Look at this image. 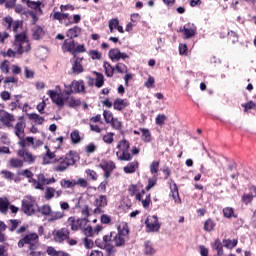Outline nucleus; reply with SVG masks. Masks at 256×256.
Masks as SVG:
<instances>
[{
  "label": "nucleus",
  "instance_id": "nucleus-22",
  "mask_svg": "<svg viewBox=\"0 0 256 256\" xmlns=\"http://www.w3.org/2000/svg\"><path fill=\"white\" fill-rule=\"evenodd\" d=\"M249 191L250 193L242 195V203H244V205H249L256 197V186H250Z\"/></svg>",
  "mask_w": 256,
  "mask_h": 256
},
{
  "label": "nucleus",
  "instance_id": "nucleus-35",
  "mask_svg": "<svg viewBox=\"0 0 256 256\" xmlns=\"http://www.w3.org/2000/svg\"><path fill=\"white\" fill-rule=\"evenodd\" d=\"M222 213L226 219H237V215L235 214V209L233 207H225L222 210Z\"/></svg>",
  "mask_w": 256,
  "mask_h": 256
},
{
  "label": "nucleus",
  "instance_id": "nucleus-38",
  "mask_svg": "<svg viewBox=\"0 0 256 256\" xmlns=\"http://www.w3.org/2000/svg\"><path fill=\"white\" fill-rule=\"evenodd\" d=\"M115 131H123V122L119 118H115L108 124Z\"/></svg>",
  "mask_w": 256,
  "mask_h": 256
},
{
  "label": "nucleus",
  "instance_id": "nucleus-60",
  "mask_svg": "<svg viewBox=\"0 0 256 256\" xmlns=\"http://www.w3.org/2000/svg\"><path fill=\"white\" fill-rule=\"evenodd\" d=\"M21 27H23V21L21 20H14V22L12 23V31L14 33H18L19 29H21Z\"/></svg>",
  "mask_w": 256,
  "mask_h": 256
},
{
  "label": "nucleus",
  "instance_id": "nucleus-12",
  "mask_svg": "<svg viewBox=\"0 0 256 256\" xmlns=\"http://www.w3.org/2000/svg\"><path fill=\"white\" fill-rule=\"evenodd\" d=\"M100 169L104 171V179H109L111 177V174L115 169H117V166L115 165V162L111 160H104L99 165Z\"/></svg>",
  "mask_w": 256,
  "mask_h": 256
},
{
  "label": "nucleus",
  "instance_id": "nucleus-56",
  "mask_svg": "<svg viewBox=\"0 0 256 256\" xmlns=\"http://www.w3.org/2000/svg\"><path fill=\"white\" fill-rule=\"evenodd\" d=\"M42 35H43V28L38 26L33 30L32 37H33V39H35V41H39V39H41Z\"/></svg>",
  "mask_w": 256,
  "mask_h": 256
},
{
  "label": "nucleus",
  "instance_id": "nucleus-50",
  "mask_svg": "<svg viewBox=\"0 0 256 256\" xmlns=\"http://www.w3.org/2000/svg\"><path fill=\"white\" fill-rule=\"evenodd\" d=\"M26 5L27 7H29L30 9H34L35 11H37V9L41 11V1L35 2V1L27 0Z\"/></svg>",
  "mask_w": 256,
  "mask_h": 256
},
{
  "label": "nucleus",
  "instance_id": "nucleus-17",
  "mask_svg": "<svg viewBox=\"0 0 256 256\" xmlns=\"http://www.w3.org/2000/svg\"><path fill=\"white\" fill-rule=\"evenodd\" d=\"M53 235L55 241H58V243H63V241H67V239H69L71 232L67 228H61L59 230H55Z\"/></svg>",
  "mask_w": 256,
  "mask_h": 256
},
{
  "label": "nucleus",
  "instance_id": "nucleus-9",
  "mask_svg": "<svg viewBox=\"0 0 256 256\" xmlns=\"http://www.w3.org/2000/svg\"><path fill=\"white\" fill-rule=\"evenodd\" d=\"M67 225L70 227L71 231H81L89 225V220L87 218H77L75 216H70L67 219Z\"/></svg>",
  "mask_w": 256,
  "mask_h": 256
},
{
  "label": "nucleus",
  "instance_id": "nucleus-24",
  "mask_svg": "<svg viewBox=\"0 0 256 256\" xmlns=\"http://www.w3.org/2000/svg\"><path fill=\"white\" fill-rule=\"evenodd\" d=\"M72 89L74 93H85V82L83 80L72 81Z\"/></svg>",
  "mask_w": 256,
  "mask_h": 256
},
{
  "label": "nucleus",
  "instance_id": "nucleus-46",
  "mask_svg": "<svg viewBox=\"0 0 256 256\" xmlns=\"http://www.w3.org/2000/svg\"><path fill=\"white\" fill-rule=\"evenodd\" d=\"M128 193L130 197H135V199H137V194L139 193V186H137V184H130L128 186Z\"/></svg>",
  "mask_w": 256,
  "mask_h": 256
},
{
  "label": "nucleus",
  "instance_id": "nucleus-36",
  "mask_svg": "<svg viewBox=\"0 0 256 256\" xmlns=\"http://www.w3.org/2000/svg\"><path fill=\"white\" fill-rule=\"evenodd\" d=\"M103 67L106 77H113L115 75V67L111 66V63L105 61Z\"/></svg>",
  "mask_w": 256,
  "mask_h": 256
},
{
  "label": "nucleus",
  "instance_id": "nucleus-4",
  "mask_svg": "<svg viewBox=\"0 0 256 256\" xmlns=\"http://www.w3.org/2000/svg\"><path fill=\"white\" fill-rule=\"evenodd\" d=\"M13 47L15 51L11 48L4 52V57H15V55H23V53H29L31 51V44L29 43V39L27 38V34L19 33L15 35Z\"/></svg>",
  "mask_w": 256,
  "mask_h": 256
},
{
  "label": "nucleus",
  "instance_id": "nucleus-18",
  "mask_svg": "<svg viewBox=\"0 0 256 256\" xmlns=\"http://www.w3.org/2000/svg\"><path fill=\"white\" fill-rule=\"evenodd\" d=\"M0 121L6 127H13V122H15V116L7 111H2L0 114Z\"/></svg>",
  "mask_w": 256,
  "mask_h": 256
},
{
  "label": "nucleus",
  "instance_id": "nucleus-48",
  "mask_svg": "<svg viewBox=\"0 0 256 256\" xmlns=\"http://www.w3.org/2000/svg\"><path fill=\"white\" fill-rule=\"evenodd\" d=\"M115 133L113 132H108L106 133L103 137L102 140L107 144V145H111L113 143V141H115Z\"/></svg>",
  "mask_w": 256,
  "mask_h": 256
},
{
  "label": "nucleus",
  "instance_id": "nucleus-6",
  "mask_svg": "<svg viewBox=\"0 0 256 256\" xmlns=\"http://www.w3.org/2000/svg\"><path fill=\"white\" fill-rule=\"evenodd\" d=\"M27 127V123L25 122V119L23 117L19 118V121L14 125V134L16 137H18V145L22 144L25 145V143H32L35 138L33 136H27L25 137V128Z\"/></svg>",
  "mask_w": 256,
  "mask_h": 256
},
{
  "label": "nucleus",
  "instance_id": "nucleus-21",
  "mask_svg": "<svg viewBox=\"0 0 256 256\" xmlns=\"http://www.w3.org/2000/svg\"><path fill=\"white\" fill-rule=\"evenodd\" d=\"M146 227L147 229H150V231H159L160 225H159V219L157 216H152L150 218L146 219Z\"/></svg>",
  "mask_w": 256,
  "mask_h": 256
},
{
  "label": "nucleus",
  "instance_id": "nucleus-30",
  "mask_svg": "<svg viewBox=\"0 0 256 256\" xmlns=\"http://www.w3.org/2000/svg\"><path fill=\"white\" fill-rule=\"evenodd\" d=\"M27 115L28 119H30V121H34L36 125H43V123H45V118L37 113H31Z\"/></svg>",
  "mask_w": 256,
  "mask_h": 256
},
{
  "label": "nucleus",
  "instance_id": "nucleus-1",
  "mask_svg": "<svg viewBox=\"0 0 256 256\" xmlns=\"http://www.w3.org/2000/svg\"><path fill=\"white\" fill-rule=\"evenodd\" d=\"M28 229L29 225H23L16 230L17 235H21V238L17 243L18 248L23 249L28 245L29 251H37L39 247V234H37V232H27Z\"/></svg>",
  "mask_w": 256,
  "mask_h": 256
},
{
  "label": "nucleus",
  "instance_id": "nucleus-45",
  "mask_svg": "<svg viewBox=\"0 0 256 256\" xmlns=\"http://www.w3.org/2000/svg\"><path fill=\"white\" fill-rule=\"evenodd\" d=\"M14 21L15 20H13V17H11V16H6L2 19V23H3L4 27H6L7 31H11Z\"/></svg>",
  "mask_w": 256,
  "mask_h": 256
},
{
  "label": "nucleus",
  "instance_id": "nucleus-51",
  "mask_svg": "<svg viewBox=\"0 0 256 256\" xmlns=\"http://www.w3.org/2000/svg\"><path fill=\"white\" fill-rule=\"evenodd\" d=\"M56 155L55 152H51V149L46 151L45 156L43 157L44 165H50L51 161L47 159H55Z\"/></svg>",
  "mask_w": 256,
  "mask_h": 256
},
{
  "label": "nucleus",
  "instance_id": "nucleus-54",
  "mask_svg": "<svg viewBox=\"0 0 256 256\" xmlns=\"http://www.w3.org/2000/svg\"><path fill=\"white\" fill-rule=\"evenodd\" d=\"M103 117H104V121L107 125H109L111 123V121L115 118L113 116V112H111L109 110L103 111Z\"/></svg>",
  "mask_w": 256,
  "mask_h": 256
},
{
  "label": "nucleus",
  "instance_id": "nucleus-62",
  "mask_svg": "<svg viewBox=\"0 0 256 256\" xmlns=\"http://www.w3.org/2000/svg\"><path fill=\"white\" fill-rule=\"evenodd\" d=\"M9 65H10L9 61L4 60L0 64V71H2L5 75H7V73H9Z\"/></svg>",
  "mask_w": 256,
  "mask_h": 256
},
{
  "label": "nucleus",
  "instance_id": "nucleus-37",
  "mask_svg": "<svg viewBox=\"0 0 256 256\" xmlns=\"http://www.w3.org/2000/svg\"><path fill=\"white\" fill-rule=\"evenodd\" d=\"M9 200L7 198H0V213H3V215H7V212L9 211Z\"/></svg>",
  "mask_w": 256,
  "mask_h": 256
},
{
  "label": "nucleus",
  "instance_id": "nucleus-63",
  "mask_svg": "<svg viewBox=\"0 0 256 256\" xmlns=\"http://www.w3.org/2000/svg\"><path fill=\"white\" fill-rule=\"evenodd\" d=\"M104 247L106 248V251L109 256L114 255L115 253V246L111 244V242H104Z\"/></svg>",
  "mask_w": 256,
  "mask_h": 256
},
{
  "label": "nucleus",
  "instance_id": "nucleus-49",
  "mask_svg": "<svg viewBox=\"0 0 256 256\" xmlns=\"http://www.w3.org/2000/svg\"><path fill=\"white\" fill-rule=\"evenodd\" d=\"M118 25H119V19L113 18L109 20L108 27H109L110 33H115V30L117 29Z\"/></svg>",
  "mask_w": 256,
  "mask_h": 256
},
{
  "label": "nucleus",
  "instance_id": "nucleus-52",
  "mask_svg": "<svg viewBox=\"0 0 256 256\" xmlns=\"http://www.w3.org/2000/svg\"><path fill=\"white\" fill-rule=\"evenodd\" d=\"M228 40L230 41V43H232V45H234V43H238L239 42V34L236 33L235 31H229L228 32Z\"/></svg>",
  "mask_w": 256,
  "mask_h": 256
},
{
  "label": "nucleus",
  "instance_id": "nucleus-34",
  "mask_svg": "<svg viewBox=\"0 0 256 256\" xmlns=\"http://www.w3.org/2000/svg\"><path fill=\"white\" fill-rule=\"evenodd\" d=\"M157 253V250L153 247V243L151 241H145L144 242V254L145 255H155Z\"/></svg>",
  "mask_w": 256,
  "mask_h": 256
},
{
  "label": "nucleus",
  "instance_id": "nucleus-14",
  "mask_svg": "<svg viewBox=\"0 0 256 256\" xmlns=\"http://www.w3.org/2000/svg\"><path fill=\"white\" fill-rule=\"evenodd\" d=\"M95 123L103 124L101 114H97L96 116L91 117L89 119V127H90V131H92L93 133H103V131H105V129Z\"/></svg>",
  "mask_w": 256,
  "mask_h": 256
},
{
  "label": "nucleus",
  "instance_id": "nucleus-28",
  "mask_svg": "<svg viewBox=\"0 0 256 256\" xmlns=\"http://www.w3.org/2000/svg\"><path fill=\"white\" fill-rule=\"evenodd\" d=\"M65 217V212L62 211H52L50 216L48 217V223H55V221H59Z\"/></svg>",
  "mask_w": 256,
  "mask_h": 256
},
{
  "label": "nucleus",
  "instance_id": "nucleus-7",
  "mask_svg": "<svg viewBox=\"0 0 256 256\" xmlns=\"http://www.w3.org/2000/svg\"><path fill=\"white\" fill-rule=\"evenodd\" d=\"M61 49L63 53H70L72 57L79 55V53H86L87 48L85 44H76L75 40L65 39L62 43Z\"/></svg>",
  "mask_w": 256,
  "mask_h": 256
},
{
  "label": "nucleus",
  "instance_id": "nucleus-3",
  "mask_svg": "<svg viewBox=\"0 0 256 256\" xmlns=\"http://www.w3.org/2000/svg\"><path fill=\"white\" fill-rule=\"evenodd\" d=\"M118 233L111 232L103 236L104 243H113L114 247H125V239H129V224L121 222L118 227Z\"/></svg>",
  "mask_w": 256,
  "mask_h": 256
},
{
  "label": "nucleus",
  "instance_id": "nucleus-41",
  "mask_svg": "<svg viewBox=\"0 0 256 256\" xmlns=\"http://www.w3.org/2000/svg\"><path fill=\"white\" fill-rule=\"evenodd\" d=\"M38 211H39V213H41V215H44V217H49L51 215L53 209H51V205L44 204L43 206L38 208Z\"/></svg>",
  "mask_w": 256,
  "mask_h": 256
},
{
  "label": "nucleus",
  "instance_id": "nucleus-39",
  "mask_svg": "<svg viewBox=\"0 0 256 256\" xmlns=\"http://www.w3.org/2000/svg\"><path fill=\"white\" fill-rule=\"evenodd\" d=\"M0 175L2 176V179H6V181H16L15 173L9 170H2Z\"/></svg>",
  "mask_w": 256,
  "mask_h": 256
},
{
  "label": "nucleus",
  "instance_id": "nucleus-58",
  "mask_svg": "<svg viewBox=\"0 0 256 256\" xmlns=\"http://www.w3.org/2000/svg\"><path fill=\"white\" fill-rule=\"evenodd\" d=\"M81 231H83L86 237H93V235H95V232L91 225H86L84 228L81 229Z\"/></svg>",
  "mask_w": 256,
  "mask_h": 256
},
{
  "label": "nucleus",
  "instance_id": "nucleus-19",
  "mask_svg": "<svg viewBox=\"0 0 256 256\" xmlns=\"http://www.w3.org/2000/svg\"><path fill=\"white\" fill-rule=\"evenodd\" d=\"M169 185L172 199L175 203L181 205V196H179V187L177 186V183H175L174 180H171Z\"/></svg>",
  "mask_w": 256,
  "mask_h": 256
},
{
  "label": "nucleus",
  "instance_id": "nucleus-44",
  "mask_svg": "<svg viewBox=\"0 0 256 256\" xmlns=\"http://www.w3.org/2000/svg\"><path fill=\"white\" fill-rule=\"evenodd\" d=\"M237 243H239V241L237 239H225L223 240V245L224 247H226V249H235V247H237Z\"/></svg>",
  "mask_w": 256,
  "mask_h": 256
},
{
  "label": "nucleus",
  "instance_id": "nucleus-13",
  "mask_svg": "<svg viewBox=\"0 0 256 256\" xmlns=\"http://www.w3.org/2000/svg\"><path fill=\"white\" fill-rule=\"evenodd\" d=\"M70 61L73 62L71 68L73 75H81L85 71V68H83V57L74 55Z\"/></svg>",
  "mask_w": 256,
  "mask_h": 256
},
{
  "label": "nucleus",
  "instance_id": "nucleus-20",
  "mask_svg": "<svg viewBox=\"0 0 256 256\" xmlns=\"http://www.w3.org/2000/svg\"><path fill=\"white\" fill-rule=\"evenodd\" d=\"M47 95H49L52 102L58 107H63V105H65V98H63L61 94L57 93L55 90H49Z\"/></svg>",
  "mask_w": 256,
  "mask_h": 256
},
{
  "label": "nucleus",
  "instance_id": "nucleus-47",
  "mask_svg": "<svg viewBox=\"0 0 256 256\" xmlns=\"http://www.w3.org/2000/svg\"><path fill=\"white\" fill-rule=\"evenodd\" d=\"M75 180H67V179H62L60 181V185L63 189H72V187H75Z\"/></svg>",
  "mask_w": 256,
  "mask_h": 256
},
{
  "label": "nucleus",
  "instance_id": "nucleus-25",
  "mask_svg": "<svg viewBox=\"0 0 256 256\" xmlns=\"http://www.w3.org/2000/svg\"><path fill=\"white\" fill-rule=\"evenodd\" d=\"M125 107H129V103L126 102V100L121 99V98H117L114 100L113 109L115 111H123V109H125Z\"/></svg>",
  "mask_w": 256,
  "mask_h": 256
},
{
  "label": "nucleus",
  "instance_id": "nucleus-8",
  "mask_svg": "<svg viewBox=\"0 0 256 256\" xmlns=\"http://www.w3.org/2000/svg\"><path fill=\"white\" fill-rule=\"evenodd\" d=\"M116 149H118L116 152L118 161H131V159H133V155L129 152V149H131V143L129 140L122 139L118 141Z\"/></svg>",
  "mask_w": 256,
  "mask_h": 256
},
{
  "label": "nucleus",
  "instance_id": "nucleus-53",
  "mask_svg": "<svg viewBox=\"0 0 256 256\" xmlns=\"http://www.w3.org/2000/svg\"><path fill=\"white\" fill-rule=\"evenodd\" d=\"M165 121H167V116L165 114H158L155 118V123L159 127H163V125H165Z\"/></svg>",
  "mask_w": 256,
  "mask_h": 256
},
{
  "label": "nucleus",
  "instance_id": "nucleus-57",
  "mask_svg": "<svg viewBox=\"0 0 256 256\" xmlns=\"http://www.w3.org/2000/svg\"><path fill=\"white\" fill-rule=\"evenodd\" d=\"M9 222L11 223V227L9 228L11 233L17 231V227L21 225V220L19 219H10Z\"/></svg>",
  "mask_w": 256,
  "mask_h": 256
},
{
  "label": "nucleus",
  "instance_id": "nucleus-27",
  "mask_svg": "<svg viewBox=\"0 0 256 256\" xmlns=\"http://www.w3.org/2000/svg\"><path fill=\"white\" fill-rule=\"evenodd\" d=\"M139 169V162L138 161H132L129 162L126 166L123 167L124 173L131 174L135 173Z\"/></svg>",
  "mask_w": 256,
  "mask_h": 256
},
{
  "label": "nucleus",
  "instance_id": "nucleus-31",
  "mask_svg": "<svg viewBox=\"0 0 256 256\" xmlns=\"http://www.w3.org/2000/svg\"><path fill=\"white\" fill-rule=\"evenodd\" d=\"M215 227H217V223H215L213 219L208 218L207 220H205L203 226L204 231H206L207 233H211V231H214Z\"/></svg>",
  "mask_w": 256,
  "mask_h": 256
},
{
  "label": "nucleus",
  "instance_id": "nucleus-59",
  "mask_svg": "<svg viewBox=\"0 0 256 256\" xmlns=\"http://www.w3.org/2000/svg\"><path fill=\"white\" fill-rule=\"evenodd\" d=\"M85 173H86L88 179H91L92 181H97V179L99 178V175L97 174V172L95 170L86 169Z\"/></svg>",
  "mask_w": 256,
  "mask_h": 256
},
{
  "label": "nucleus",
  "instance_id": "nucleus-42",
  "mask_svg": "<svg viewBox=\"0 0 256 256\" xmlns=\"http://www.w3.org/2000/svg\"><path fill=\"white\" fill-rule=\"evenodd\" d=\"M70 139L73 145H77V143H81V135L79 134V130H73L70 134Z\"/></svg>",
  "mask_w": 256,
  "mask_h": 256
},
{
  "label": "nucleus",
  "instance_id": "nucleus-2",
  "mask_svg": "<svg viewBox=\"0 0 256 256\" xmlns=\"http://www.w3.org/2000/svg\"><path fill=\"white\" fill-rule=\"evenodd\" d=\"M20 149L17 150L16 155L22 159L23 163H28V165H33L35 161H37V156L33 155L31 151H29V147H32L34 151H37L39 147H43V142L41 139H34L32 142H25L23 144H18Z\"/></svg>",
  "mask_w": 256,
  "mask_h": 256
},
{
  "label": "nucleus",
  "instance_id": "nucleus-5",
  "mask_svg": "<svg viewBox=\"0 0 256 256\" xmlns=\"http://www.w3.org/2000/svg\"><path fill=\"white\" fill-rule=\"evenodd\" d=\"M77 159H79V154L73 150H70L66 153L65 156H61L60 158H55L53 163H56L54 167V171L57 173H63L70 167H73L75 163H77Z\"/></svg>",
  "mask_w": 256,
  "mask_h": 256
},
{
  "label": "nucleus",
  "instance_id": "nucleus-10",
  "mask_svg": "<svg viewBox=\"0 0 256 256\" xmlns=\"http://www.w3.org/2000/svg\"><path fill=\"white\" fill-rule=\"evenodd\" d=\"M35 207H36V204H35V200H33V198L25 197L22 200L21 211H23V213H25V215H28V216L35 215V212L37 211V209Z\"/></svg>",
  "mask_w": 256,
  "mask_h": 256
},
{
  "label": "nucleus",
  "instance_id": "nucleus-33",
  "mask_svg": "<svg viewBox=\"0 0 256 256\" xmlns=\"http://www.w3.org/2000/svg\"><path fill=\"white\" fill-rule=\"evenodd\" d=\"M25 162H23V160L19 159V158H11L9 160V167L11 169H21V167H23Z\"/></svg>",
  "mask_w": 256,
  "mask_h": 256
},
{
  "label": "nucleus",
  "instance_id": "nucleus-55",
  "mask_svg": "<svg viewBox=\"0 0 256 256\" xmlns=\"http://www.w3.org/2000/svg\"><path fill=\"white\" fill-rule=\"evenodd\" d=\"M55 197V188L53 187H47L45 191V200L51 201Z\"/></svg>",
  "mask_w": 256,
  "mask_h": 256
},
{
  "label": "nucleus",
  "instance_id": "nucleus-61",
  "mask_svg": "<svg viewBox=\"0 0 256 256\" xmlns=\"http://www.w3.org/2000/svg\"><path fill=\"white\" fill-rule=\"evenodd\" d=\"M88 55L93 59V61L99 60L102 57V54L98 50H90Z\"/></svg>",
  "mask_w": 256,
  "mask_h": 256
},
{
  "label": "nucleus",
  "instance_id": "nucleus-15",
  "mask_svg": "<svg viewBox=\"0 0 256 256\" xmlns=\"http://www.w3.org/2000/svg\"><path fill=\"white\" fill-rule=\"evenodd\" d=\"M108 57L113 63H117V61H121V59H129V54L121 52L119 48H112L108 52Z\"/></svg>",
  "mask_w": 256,
  "mask_h": 256
},
{
  "label": "nucleus",
  "instance_id": "nucleus-32",
  "mask_svg": "<svg viewBox=\"0 0 256 256\" xmlns=\"http://www.w3.org/2000/svg\"><path fill=\"white\" fill-rule=\"evenodd\" d=\"M94 74L96 75L95 87H97V89H101V87L105 85V76L100 72H94Z\"/></svg>",
  "mask_w": 256,
  "mask_h": 256
},
{
  "label": "nucleus",
  "instance_id": "nucleus-16",
  "mask_svg": "<svg viewBox=\"0 0 256 256\" xmlns=\"http://www.w3.org/2000/svg\"><path fill=\"white\" fill-rule=\"evenodd\" d=\"M177 31L178 33L184 34V39H191V37H195V33L197 29L193 24L188 23V24H185L184 26H181Z\"/></svg>",
  "mask_w": 256,
  "mask_h": 256
},
{
  "label": "nucleus",
  "instance_id": "nucleus-23",
  "mask_svg": "<svg viewBox=\"0 0 256 256\" xmlns=\"http://www.w3.org/2000/svg\"><path fill=\"white\" fill-rule=\"evenodd\" d=\"M81 35V27L74 26L67 30L66 37H68L70 40H75L77 37Z\"/></svg>",
  "mask_w": 256,
  "mask_h": 256
},
{
  "label": "nucleus",
  "instance_id": "nucleus-43",
  "mask_svg": "<svg viewBox=\"0 0 256 256\" xmlns=\"http://www.w3.org/2000/svg\"><path fill=\"white\" fill-rule=\"evenodd\" d=\"M213 249L217 251V255H223V243H221V239L216 238L214 240Z\"/></svg>",
  "mask_w": 256,
  "mask_h": 256
},
{
  "label": "nucleus",
  "instance_id": "nucleus-64",
  "mask_svg": "<svg viewBox=\"0 0 256 256\" xmlns=\"http://www.w3.org/2000/svg\"><path fill=\"white\" fill-rule=\"evenodd\" d=\"M111 221V216L107 214H102L100 217V223H102V225H111Z\"/></svg>",
  "mask_w": 256,
  "mask_h": 256
},
{
  "label": "nucleus",
  "instance_id": "nucleus-26",
  "mask_svg": "<svg viewBox=\"0 0 256 256\" xmlns=\"http://www.w3.org/2000/svg\"><path fill=\"white\" fill-rule=\"evenodd\" d=\"M46 253L49 256H71V254L65 251L57 250L53 246H48L46 249Z\"/></svg>",
  "mask_w": 256,
  "mask_h": 256
},
{
  "label": "nucleus",
  "instance_id": "nucleus-11",
  "mask_svg": "<svg viewBox=\"0 0 256 256\" xmlns=\"http://www.w3.org/2000/svg\"><path fill=\"white\" fill-rule=\"evenodd\" d=\"M94 207H96L93 210L94 215H101V213H105V207L108 205L107 196L106 195H100L99 197L95 198L93 202Z\"/></svg>",
  "mask_w": 256,
  "mask_h": 256
},
{
  "label": "nucleus",
  "instance_id": "nucleus-40",
  "mask_svg": "<svg viewBox=\"0 0 256 256\" xmlns=\"http://www.w3.org/2000/svg\"><path fill=\"white\" fill-rule=\"evenodd\" d=\"M140 131L142 133L141 140L144 143H151V132L147 128H140Z\"/></svg>",
  "mask_w": 256,
  "mask_h": 256
},
{
  "label": "nucleus",
  "instance_id": "nucleus-29",
  "mask_svg": "<svg viewBox=\"0 0 256 256\" xmlns=\"http://www.w3.org/2000/svg\"><path fill=\"white\" fill-rule=\"evenodd\" d=\"M64 101H65L66 105H68V107H70V108L81 107V100L75 99V97H73V96L65 97Z\"/></svg>",
  "mask_w": 256,
  "mask_h": 256
}]
</instances>
